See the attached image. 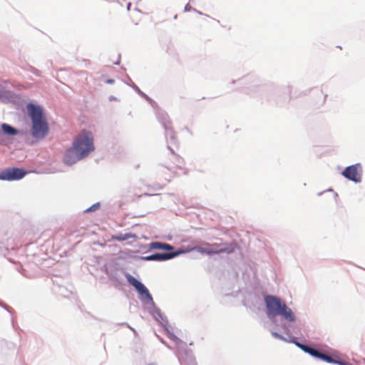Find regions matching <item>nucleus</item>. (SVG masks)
<instances>
[{
  "mask_svg": "<svg viewBox=\"0 0 365 365\" xmlns=\"http://www.w3.org/2000/svg\"><path fill=\"white\" fill-rule=\"evenodd\" d=\"M298 347H299L302 350H303L304 351L309 354L310 355H312V356H314V357H317L319 358L320 354H321V352H319L318 350L315 349H313L312 347H309L307 345H304V344H300L297 341H292Z\"/></svg>",
  "mask_w": 365,
  "mask_h": 365,
  "instance_id": "obj_11",
  "label": "nucleus"
},
{
  "mask_svg": "<svg viewBox=\"0 0 365 365\" xmlns=\"http://www.w3.org/2000/svg\"><path fill=\"white\" fill-rule=\"evenodd\" d=\"M319 359L327 361V362H329V363H335V364H337V361L336 360H334L330 356H328L325 354H323V353H321L319 357Z\"/></svg>",
  "mask_w": 365,
  "mask_h": 365,
  "instance_id": "obj_15",
  "label": "nucleus"
},
{
  "mask_svg": "<svg viewBox=\"0 0 365 365\" xmlns=\"http://www.w3.org/2000/svg\"><path fill=\"white\" fill-rule=\"evenodd\" d=\"M85 158L83 155L79 153L73 145L68 148L63 155V163L68 165H72L78 161Z\"/></svg>",
  "mask_w": 365,
  "mask_h": 365,
  "instance_id": "obj_6",
  "label": "nucleus"
},
{
  "mask_svg": "<svg viewBox=\"0 0 365 365\" xmlns=\"http://www.w3.org/2000/svg\"><path fill=\"white\" fill-rule=\"evenodd\" d=\"M1 129L5 134L9 135H15L18 133V130L6 123L1 125Z\"/></svg>",
  "mask_w": 365,
  "mask_h": 365,
  "instance_id": "obj_14",
  "label": "nucleus"
},
{
  "mask_svg": "<svg viewBox=\"0 0 365 365\" xmlns=\"http://www.w3.org/2000/svg\"><path fill=\"white\" fill-rule=\"evenodd\" d=\"M72 145L86 158L95 149L92 133L87 130L81 131L75 137Z\"/></svg>",
  "mask_w": 365,
  "mask_h": 365,
  "instance_id": "obj_3",
  "label": "nucleus"
},
{
  "mask_svg": "<svg viewBox=\"0 0 365 365\" xmlns=\"http://www.w3.org/2000/svg\"><path fill=\"white\" fill-rule=\"evenodd\" d=\"M183 252V251L179 250L177 252L168 253H155L144 257L143 259L146 261H165L170 259Z\"/></svg>",
  "mask_w": 365,
  "mask_h": 365,
  "instance_id": "obj_8",
  "label": "nucleus"
},
{
  "mask_svg": "<svg viewBox=\"0 0 365 365\" xmlns=\"http://www.w3.org/2000/svg\"><path fill=\"white\" fill-rule=\"evenodd\" d=\"M272 335L277 339H284V337L277 332H274V331L272 332Z\"/></svg>",
  "mask_w": 365,
  "mask_h": 365,
  "instance_id": "obj_16",
  "label": "nucleus"
},
{
  "mask_svg": "<svg viewBox=\"0 0 365 365\" xmlns=\"http://www.w3.org/2000/svg\"><path fill=\"white\" fill-rule=\"evenodd\" d=\"M26 174V172L23 169L17 168H9L0 172L1 180H18L23 178Z\"/></svg>",
  "mask_w": 365,
  "mask_h": 365,
  "instance_id": "obj_5",
  "label": "nucleus"
},
{
  "mask_svg": "<svg viewBox=\"0 0 365 365\" xmlns=\"http://www.w3.org/2000/svg\"><path fill=\"white\" fill-rule=\"evenodd\" d=\"M32 121L31 135L37 140L43 139L48 133V125L39 106L29 103L26 106Z\"/></svg>",
  "mask_w": 365,
  "mask_h": 365,
  "instance_id": "obj_1",
  "label": "nucleus"
},
{
  "mask_svg": "<svg viewBox=\"0 0 365 365\" xmlns=\"http://www.w3.org/2000/svg\"><path fill=\"white\" fill-rule=\"evenodd\" d=\"M210 245H215L212 247V250L214 251H218L215 254H220V253H232L235 251V248L237 247L236 243H230L229 245L227 244H217V243H213L210 244Z\"/></svg>",
  "mask_w": 365,
  "mask_h": 365,
  "instance_id": "obj_9",
  "label": "nucleus"
},
{
  "mask_svg": "<svg viewBox=\"0 0 365 365\" xmlns=\"http://www.w3.org/2000/svg\"><path fill=\"white\" fill-rule=\"evenodd\" d=\"M130 4H131L130 3H128V9H129V8H130Z\"/></svg>",
  "mask_w": 365,
  "mask_h": 365,
  "instance_id": "obj_19",
  "label": "nucleus"
},
{
  "mask_svg": "<svg viewBox=\"0 0 365 365\" xmlns=\"http://www.w3.org/2000/svg\"><path fill=\"white\" fill-rule=\"evenodd\" d=\"M139 20H140V19H138V20H136V21H134V20H133V23H134V24H137L138 23V21H139Z\"/></svg>",
  "mask_w": 365,
  "mask_h": 365,
  "instance_id": "obj_18",
  "label": "nucleus"
},
{
  "mask_svg": "<svg viewBox=\"0 0 365 365\" xmlns=\"http://www.w3.org/2000/svg\"><path fill=\"white\" fill-rule=\"evenodd\" d=\"M99 207L98 204L93 205L91 207H89L87 211H93L96 210Z\"/></svg>",
  "mask_w": 365,
  "mask_h": 365,
  "instance_id": "obj_17",
  "label": "nucleus"
},
{
  "mask_svg": "<svg viewBox=\"0 0 365 365\" xmlns=\"http://www.w3.org/2000/svg\"><path fill=\"white\" fill-rule=\"evenodd\" d=\"M362 166L360 163H356L346 167L342 172V175L349 180L355 182L361 181L362 178Z\"/></svg>",
  "mask_w": 365,
  "mask_h": 365,
  "instance_id": "obj_4",
  "label": "nucleus"
},
{
  "mask_svg": "<svg viewBox=\"0 0 365 365\" xmlns=\"http://www.w3.org/2000/svg\"><path fill=\"white\" fill-rule=\"evenodd\" d=\"M135 235L131 233H118L115 235H112L111 239L117 241H125L130 238H135Z\"/></svg>",
  "mask_w": 365,
  "mask_h": 365,
  "instance_id": "obj_13",
  "label": "nucleus"
},
{
  "mask_svg": "<svg viewBox=\"0 0 365 365\" xmlns=\"http://www.w3.org/2000/svg\"><path fill=\"white\" fill-rule=\"evenodd\" d=\"M213 246L214 245H210V243L203 242L200 245L194 247L190 250L196 251L201 254L212 255H215V253L218 252V251H214V250H211V249H212V247H213Z\"/></svg>",
  "mask_w": 365,
  "mask_h": 365,
  "instance_id": "obj_10",
  "label": "nucleus"
},
{
  "mask_svg": "<svg viewBox=\"0 0 365 365\" xmlns=\"http://www.w3.org/2000/svg\"><path fill=\"white\" fill-rule=\"evenodd\" d=\"M126 279L130 284L133 286L138 292L149 301H153V297L148 289L134 277L130 274L126 275Z\"/></svg>",
  "mask_w": 365,
  "mask_h": 365,
  "instance_id": "obj_7",
  "label": "nucleus"
},
{
  "mask_svg": "<svg viewBox=\"0 0 365 365\" xmlns=\"http://www.w3.org/2000/svg\"><path fill=\"white\" fill-rule=\"evenodd\" d=\"M150 249L153 250H168L171 251L174 249V247L167 243L160 242H151L149 245Z\"/></svg>",
  "mask_w": 365,
  "mask_h": 365,
  "instance_id": "obj_12",
  "label": "nucleus"
},
{
  "mask_svg": "<svg viewBox=\"0 0 365 365\" xmlns=\"http://www.w3.org/2000/svg\"><path fill=\"white\" fill-rule=\"evenodd\" d=\"M264 302L267 309V315L269 317L281 315L289 322L295 320L294 314L291 309L279 298L274 296H267L264 298Z\"/></svg>",
  "mask_w": 365,
  "mask_h": 365,
  "instance_id": "obj_2",
  "label": "nucleus"
}]
</instances>
